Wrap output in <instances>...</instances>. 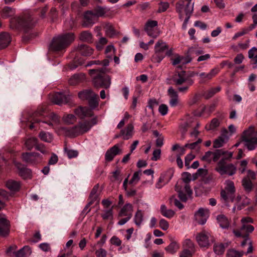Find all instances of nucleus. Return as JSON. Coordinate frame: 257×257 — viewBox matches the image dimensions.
<instances>
[{"label":"nucleus","mask_w":257,"mask_h":257,"mask_svg":"<svg viewBox=\"0 0 257 257\" xmlns=\"http://www.w3.org/2000/svg\"><path fill=\"white\" fill-rule=\"evenodd\" d=\"M170 202L171 204H174L180 210L184 208V205L174 196H172L170 198Z\"/></svg>","instance_id":"nucleus-53"},{"label":"nucleus","mask_w":257,"mask_h":257,"mask_svg":"<svg viewBox=\"0 0 257 257\" xmlns=\"http://www.w3.org/2000/svg\"><path fill=\"white\" fill-rule=\"evenodd\" d=\"M226 246L227 244L225 245V244L222 243H215L213 246V250L216 254L220 255L224 253Z\"/></svg>","instance_id":"nucleus-39"},{"label":"nucleus","mask_w":257,"mask_h":257,"mask_svg":"<svg viewBox=\"0 0 257 257\" xmlns=\"http://www.w3.org/2000/svg\"><path fill=\"white\" fill-rule=\"evenodd\" d=\"M224 190L230 194H233L235 191V188L234 183L229 180H226L225 182Z\"/></svg>","instance_id":"nucleus-42"},{"label":"nucleus","mask_w":257,"mask_h":257,"mask_svg":"<svg viewBox=\"0 0 257 257\" xmlns=\"http://www.w3.org/2000/svg\"><path fill=\"white\" fill-rule=\"evenodd\" d=\"M93 12L96 18L103 16L106 13L105 9L100 7L96 8Z\"/></svg>","instance_id":"nucleus-57"},{"label":"nucleus","mask_w":257,"mask_h":257,"mask_svg":"<svg viewBox=\"0 0 257 257\" xmlns=\"http://www.w3.org/2000/svg\"><path fill=\"white\" fill-rule=\"evenodd\" d=\"M11 41V36L8 33H2L0 34V50L7 47Z\"/></svg>","instance_id":"nucleus-20"},{"label":"nucleus","mask_w":257,"mask_h":257,"mask_svg":"<svg viewBox=\"0 0 257 257\" xmlns=\"http://www.w3.org/2000/svg\"><path fill=\"white\" fill-rule=\"evenodd\" d=\"M76 50L81 55L84 56H90L93 52V49L86 45H80L76 48Z\"/></svg>","instance_id":"nucleus-21"},{"label":"nucleus","mask_w":257,"mask_h":257,"mask_svg":"<svg viewBox=\"0 0 257 257\" xmlns=\"http://www.w3.org/2000/svg\"><path fill=\"white\" fill-rule=\"evenodd\" d=\"M209 216V211L208 209L202 208H200L195 214L196 220L200 224H204Z\"/></svg>","instance_id":"nucleus-14"},{"label":"nucleus","mask_w":257,"mask_h":257,"mask_svg":"<svg viewBox=\"0 0 257 257\" xmlns=\"http://www.w3.org/2000/svg\"><path fill=\"white\" fill-rule=\"evenodd\" d=\"M50 120H44L43 121L44 123L48 124L49 125L54 126V125H57L59 123V118L58 116L54 113H51L49 115Z\"/></svg>","instance_id":"nucleus-37"},{"label":"nucleus","mask_w":257,"mask_h":257,"mask_svg":"<svg viewBox=\"0 0 257 257\" xmlns=\"http://www.w3.org/2000/svg\"><path fill=\"white\" fill-rule=\"evenodd\" d=\"M31 248L28 246H25L16 253L17 257H29L31 254Z\"/></svg>","instance_id":"nucleus-33"},{"label":"nucleus","mask_w":257,"mask_h":257,"mask_svg":"<svg viewBox=\"0 0 257 257\" xmlns=\"http://www.w3.org/2000/svg\"><path fill=\"white\" fill-rule=\"evenodd\" d=\"M46 110V107L45 106H39L36 112L35 113L34 115V118L33 121L35 122H39L40 121V120L37 118H35L36 117L38 116L43 115V113L45 112Z\"/></svg>","instance_id":"nucleus-48"},{"label":"nucleus","mask_w":257,"mask_h":257,"mask_svg":"<svg viewBox=\"0 0 257 257\" xmlns=\"http://www.w3.org/2000/svg\"><path fill=\"white\" fill-rule=\"evenodd\" d=\"M218 69L215 68L211 69V71L208 73H205L204 72L201 73L199 74V76L202 78L206 79L207 80H210L214 76H215L218 73Z\"/></svg>","instance_id":"nucleus-36"},{"label":"nucleus","mask_w":257,"mask_h":257,"mask_svg":"<svg viewBox=\"0 0 257 257\" xmlns=\"http://www.w3.org/2000/svg\"><path fill=\"white\" fill-rule=\"evenodd\" d=\"M179 248V245L176 242H172L165 248V250L169 253H175Z\"/></svg>","instance_id":"nucleus-49"},{"label":"nucleus","mask_w":257,"mask_h":257,"mask_svg":"<svg viewBox=\"0 0 257 257\" xmlns=\"http://www.w3.org/2000/svg\"><path fill=\"white\" fill-rule=\"evenodd\" d=\"M38 140L36 138L31 137L28 139L25 142V146L28 150H31L34 147L37 145Z\"/></svg>","instance_id":"nucleus-43"},{"label":"nucleus","mask_w":257,"mask_h":257,"mask_svg":"<svg viewBox=\"0 0 257 257\" xmlns=\"http://www.w3.org/2000/svg\"><path fill=\"white\" fill-rule=\"evenodd\" d=\"M192 122L191 120L189 121H185L183 122L180 125V130L182 134V135H184L187 131L188 127H191L192 126Z\"/></svg>","instance_id":"nucleus-52"},{"label":"nucleus","mask_w":257,"mask_h":257,"mask_svg":"<svg viewBox=\"0 0 257 257\" xmlns=\"http://www.w3.org/2000/svg\"><path fill=\"white\" fill-rule=\"evenodd\" d=\"M75 114L80 118L83 119L85 117H89L93 115L92 109L88 107L79 106L74 110Z\"/></svg>","instance_id":"nucleus-13"},{"label":"nucleus","mask_w":257,"mask_h":257,"mask_svg":"<svg viewBox=\"0 0 257 257\" xmlns=\"http://www.w3.org/2000/svg\"><path fill=\"white\" fill-rule=\"evenodd\" d=\"M248 58L250 59L253 62V68H257V48L253 47L251 48L248 52Z\"/></svg>","instance_id":"nucleus-28"},{"label":"nucleus","mask_w":257,"mask_h":257,"mask_svg":"<svg viewBox=\"0 0 257 257\" xmlns=\"http://www.w3.org/2000/svg\"><path fill=\"white\" fill-rule=\"evenodd\" d=\"M23 160L29 164H35L41 160V156L37 153H25L22 154Z\"/></svg>","instance_id":"nucleus-12"},{"label":"nucleus","mask_w":257,"mask_h":257,"mask_svg":"<svg viewBox=\"0 0 257 257\" xmlns=\"http://www.w3.org/2000/svg\"><path fill=\"white\" fill-rule=\"evenodd\" d=\"M84 18L89 23H94L96 18L93 11H88L84 13Z\"/></svg>","instance_id":"nucleus-46"},{"label":"nucleus","mask_w":257,"mask_h":257,"mask_svg":"<svg viewBox=\"0 0 257 257\" xmlns=\"http://www.w3.org/2000/svg\"><path fill=\"white\" fill-rule=\"evenodd\" d=\"M172 176V174L171 173L169 174H168V173L162 174L156 184V187L158 189L161 188L171 180Z\"/></svg>","instance_id":"nucleus-19"},{"label":"nucleus","mask_w":257,"mask_h":257,"mask_svg":"<svg viewBox=\"0 0 257 257\" xmlns=\"http://www.w3.org/2000/svg\"><path fill=\"white\" fill-rule=\"evenodd\" d=\"M119 152H121V150L119 149L118 145H114L106 151L105 155V160L107 161H112Z\"/></svg>","instance_id":"nucleus-18"},{"label":"nucleus","mask_w":257,"mask_h":257,"mask_svg":"<svg viewBox=\"0 0 257 257\" xmlns=\"http://www.w3.org/2000/svg\"><path fill=\"white\" fill-rule=\"evenodd\" d=\"M182 180L183 182L185 183V185L184 186V189L185 191L187 193V194L189 195H191L192 193V191L188 184L189 182L191 180V174L188 172H185L182 174Z\"/></svg>","instance_id":"nucleus-25"},{"label":"nucleus","mask_w":257,"mask_h":257,"mask_svg":"<svg viewBox=\"0 0 257 257\" xmlns=\"http://www.w3.org/2000/svg\"><path fill=\"white\" fill-rule=\"evenodd\" d=\"M98 184H96L93 187L89 195V200L94 202L97 199L99 195L98 193Z\"/></svg>","instance_id":"nucleus-45"},{"label":"nucleus","mask_w":257,"mask_h":257,"mask_svg":"<svg viewBox=\"0 0 257 257\" xmlns=\"http://www.w3.org/2000/svg\"><path fill=\"white\" fill-rule=\"evenodd\" d=\"M98 95L94 93L92 94L91 97L88 100L89 105L92 109L96 107L98 105Z\"/></svg>","instance_id":"nucleus-41"},{"label":"nucleus","mask_w":257,"mask_h":257,"mask_svg":"<svg viewBox=\"0 0 257 257\" xmlns=\"http://www.w3.org/2000/svg\"><path fill=\"white\" fill-rule=\"evenodd\" d=\"M36 20L31 15L15 17L10 21V28L14 30H21L28 33L35 25Z\"/></svg>","instance_id":"nucleus-2"},{"label":"nucleus","mask_w":257,"mask_h":257,"mask_svg":"<svg viewBox=\"0 0 257 257\" xmlns=\"http://www.w3.org/2000/svg\"><path fill=\"white\" fill-rule=\"evenodd\" d=\"M181 185L179 184V183H177L175 186V190L178 193V196L180 200L183 202H186L188 199V197L190 196L191 195H188L187 193L185 191L184 189V187L183 188H181Z\"/></svg>","instance_id":"nucleus-23"},{"label":"nucleus","mask_w":257,"mask_h":257,"mask_svg":"<svg viewBox=\"0 0 257 257\" xmlns=\"http://www.w3.org/2000/svg\"><path fill=\"white\" fill-rule=\"evenodd\" d=\"M242 185L247 192H250L252 188V184L250 180L247 178H244L242 179Z\"/></svg>","instance_id":"nucleus-50"},{"label":"nucleus","mask_w":257,"mask_h":257,"mask_svg":"<svg viewBox=\"0 0 257 257\" xmlns=\"http://www.w3.org/2000/svg\"><path fill=\"white\" fill-rule=\"evenodd\" d=\"M215 170L222 176L224 175L232 176L236 172L235 166L231 163H227L224 159H221L217 163Z\"/></svg>","instance_id":"nucleus-7"},{"label":"nucleus","mask_w":257,"mask_h":257,"mask_svg":"<svg viewBox=\"0 0 257 257\" xmlns=\"http://www.w3.org/2000/svg\"><path fill=\"white\" fill-rule=\"evenodd\" d=\"M202 161L210 163L213 160L212 152L208 151L205 153V155L201 158Z\"/></svg>","instance_id":"nucleus-63"},{"label":"nucleus","mask_w":257,"mask_h":257,"mask_svg":"<svg viewBox=\"0 0 257 257\" xmlns=\"http://www.w3.org/2000/svg\"><path fill=\"white\" fill-rule=\"evenodd\" d=\"M196 240L200 247L208 248L214 241V238L209 232L203 230L196 234Z\"/></svg>","instance_id":"nucleus-8"},{"label":"nucleus","mask_w":257,"mask_h":257,"mask_svg":"<svg viewBox=\"0 0 257 257\" xmlns=\"http://www.w3.org/2000/svg\"><path fill=\"white\" fill-rule=\"evenodd\" d=\"M183 246L190 250H194V243L190 239H186L184 242Z\"/></svg>","instance_id":"nucleus-62"},{"label":"nucleus","mask_w":257,"mask_h":257,"mask_svg":"<svg viewBox=\"0 0 257 257\" xmlns=\"http://www.w3.org/2000/svg\"><path fill=\"white\" fill-rule=\"evenodd\" d=\"M79 39L83 42L91 43L92 42V35L88 31H83L79 35Z\"/></svg>","instance_id":"nucleus-35"},{"label":"nucleus","mask_w":257,"mask_h":257,"mask_svg":"<svg viewBox=\"0 0 257 257\" xmlns=\"http://www.w3.org/2000/svg\"><path fill=\"white\" fill-rule=\"evenodd\" d=\"M172 80L177 87L178 91L184 93L188 91L189 87L194 83L192 79L188 78L184 71L176 72L172 76Z\"/></svg>","instance_id":"nucleus-5"},{"label":"nucleus","mask_w":257,"mask_h":257,"mask_svg":"<svg viewBox=\"0 0 257 257\" xmlns=\"http://www.w3.org/2000/svg\"><path fill=\"white\" fill-rule=\"evenodd\" d=\"M85 79V75L83 73L75 74L69 80V83L71 85H76Z\"/></svg>","instance_id":"nucleus-26"},{"label":"nucleus","mask_w":257,"mask_h":257,"mask_svg":"<svg viewBox=\"0 0 257 257\" xmlns=\"http://www.w3.org/2000/svg\"><path fill=\"white\" fill-rule=\"evenodd\" d=\"M106 68L103 67L100 69H93L89 70V74L92 78L94 87L108 88L111 83V78L106 75Z\"/></svg>","instance_id":"nucleus-3"},{"label":"nucleus","mask_w":257,"mask_h":257,"mask_svg":"<svg viewBox=\"0 0 257 257\" xmlns=\"http://www.w3.org/2000/svg\"><path fill=\"white\" fill-rule=\"evenodd\" d=\"M133 130L134 126L132 124H128L125 128L121 130L120 134L123 139L128 140L131 138L133 135Z\"/></svg>","instance_id":"nucleus-27"},{"label":"nucleus","mask_w":257,"mask_h":257,"mask_svg":"<svg viewBox=\"0 0 257 257\" xmlns=\"http://www.w3.org/2000/svg\"><path fill=\"white\" fill-rule=\"evenodd\" d=\"M39 137L43 141L50 143L53 140V137L49 133L41 132L39 134Z\"/></svg>","instance_id":"nucleus-47"},{"label":"nucleus","mask_w":257,"mask_h":257,"mask_svg":"<svg viewBox=\"0 0 257 257\" xmlns=\"http://www.w3.org/2000/svg\"><path fill=\"white\" fill-rule=\"evenodd\" d=\"M224 152L222 150H216L215 152H212L213 161L216 162L221 156L224 155Z\"/></svg>","instance_id":"nucleus-59"},{"label":"nucleus","mask_w":257,"mask_h":257,"mask_svg":"<svg viewBox=\"0 0 257 257\" xmlns=\"http://www.w3.org/2000/svg\"><path fill=\"white\" fill-rule=\"evenodd\" d=\"M157 26V21L149 20L146 23L144 30L149 36L155 39L160 34V31Z\"/></svg>","instance_id":"nucleus-9"},{"label":"nucleus","mask_w":257,"mask_h":257,"mask_svg":"<svg viewBox=\"0 0 257 257\" xmlns=\"http://www.w3.org/2000/svg\"><path fill=\"white\" fill-rule=\"evenodd\" d=\"M101 217L104 220L112 219L113 218L112 209L104 210L103 213L101 214Z\"/></svg>","instance_id":"nucleus-55"},{"label":"nucleus","mask_w":257,"mask_h":257,"mask_svg":"<svg viewBox=\"0 0 257 257\" xmlns=\"http://www.w3.org/2000/svg\"><path fill=\"white\" fill-rule=\"evenodd\" d=\"M102 26L105 30L106 35L108 36L112 37L116 34V31L111 24L105 23L102 24Z\"/></svg>","instance_id":"nucleus-29"},{"label":"nucleus","mask_w":257,"mask_h":257,"mask_svg":"<svg viewBox=\"0 0 257 257\" xmlns=\"http://www.w3.org/2000/svg\"><path fill=\"white\" fill-rule=\"evenodd\" d=\"M63 120L66 124H71L75 122L77 118L73 114H66L63 116Z\"/></svg>","instance_id":"nucleus-44"},{"label":"nucleus","mask_w":257,"mask_h":257,"mask_svg":"<svg viewBox=\"0 0 257 257\" xmlns=\"http://www.w3.org/2000/svg\"><path fill=\"white\" fill-rule=\"evenodd\" d=\"M243 255V252H239L234 249L228 251L227 255L228 257H241Z\"/></svg>","instance_id":"nucleus-61"},{"label":"nucleus","mask_w":257,"mask_h":257,"mask_svg":"<svg viewBox=\"0 0 257 257\" xmlns=\"http://www.w3.org/2000/svg\"><path fill=\"white\" fill-rule=\"evenodd\" d=\"M16 166L19 169V174L24 179L30 178L31 176V171L30 169L24 167L21 164L17 163Z\"/></svg>","instance_id":"nucleus-24"},{"label":"nucleus","mask_w":257,"mask_h":257,"mask_svg":"<svg viewBox=\"0 0 257 257\" xmlns=\"http://www.w3.org/2000/svg\"><path fill=\"white\" fill-rule=\"evenodd\" d=\"M15 13V9L9 7H4L2 11V16L4 18H8L13 16Z\"/></svg>","instance_id":"nucleus-38"},{"label":"nucleus","mask_w":257,"mask_h":257,"mask_svg":"<svg viewBox=\"0 0 257 257\" xmlns=\"http://www.w3.org/2000/svg\"><path fill=\"white\" fill-rule=\"evenodd\" d=\"M172 65L174 66L181 64V56L178 54H175L170 59Z\"/></svg>","instance_id":"nucleus-58"},{"label":"nucleus","mask_w":257,"mask_h":257,"mask_svg":"<svg viewBox=\"0 0 257 257\" xmlns=\"http://www.w3.org/2000/svg\"><path fill=\"white\" fill-rule=\"evenodd\" d=\"M143 220V214L141 210H138L135 216L134 221L135 224L140 226Z\"/></svg>","instance_id":"nucleus-51"},{"label":"nucleus","mask_w":257,"mask_h":257,"mask_svg":"<svg viewBox=\"0 0 257 257\" xmlns=\"http://www.w3.org/2000/svg\"><path fill=\"white\" fill-rule=\"evenodd\" d=\"M75 39L72 33L59 35L54 37L50 45V50L58 52L65 49Z\"/></svg>","instance_id":"nucleus-4"},{"label":"nucleus","mask_w":257,"mask_h":257,"mask_svg":"<svg viewBox=\"0 0 257 257\" xmlns=\"http://www.w3.org/2000/svg\"><path fill=\"white\" fill-rule=\"evenodd\" d=\"M132 212H133V206L132 204L130 203L126 204L123 208L121 209L119 212V216H131V217L132 216Z\"/></svg>","instance_id":"nucleus-31"},{"label":"nucleus","mask_w":257,"mask_h":257,"mask_svg":"<svg viewBox=\"0 0 257 257\" xmlns=\"http://www.w3.org/2000/svg\"><path fill=\"white\" fill-rule=\"evenodd\" d=\"M217 220L220 226L222 228H227L229 225L228 219L223 214L219 215L217 217Z\"/></svg>","instance_id":"nucleus-34"},{"label":"nucleus","mask_w":257,"mask_h":257,"mask_svg":"<svg viewBox=\"0 0 257 257\" xmlns=\"http://www.w3.org/2000/svg\"><path fill=\"white\" fill-rule=\"evenodd\" d=\"M241 222L242 224L240 227L241 231L244 232L245 236H248V234L254 230L253 226L249 224L253 222V219L249 217H245L241 219Z\"/></svg>","instance_id":"nucleus-10"},{"label":"nucleus","mask_w":257,"mask_h":257,"mask_svg":"<svg viewBox=\"0 0 257 257\" xmlns=\"http://www.w3.org/2000/svg\"><path fill=\"white\" fill-rule=\"evenodd\" d=\"M107 43V39L104 37H101L98 42L96 44V47L98 50H100L102 49L104 45L106 44Z\"/></svg>","instance_id":"nucleus-60"},{"label":"nucleus","mask_w":257,"mask_h":257,"mask_svg":"<svg viewBox=\"0 0 257 257\" xmlns=\"http://www.w3.org/2000/svg\"><path fill=\"white\" fill-rule=\"evenodd\" d=\"M219 124V120L217 118H214L212 119L209 126H206V128L208 130H213L216 128V127L218 126Z\"/></svg>","instance_id":"nucleus-54"},{"label":"nucleus","mask_w":257,"mask_h":257,"mask_svg":"<svg viewBox=\"0 0 257 257\" xmlns=\"http://www.w3.org/2000/svg\"><path fill=\"white\" fill-rule=\"evenodd\" d=\"M168 49V46L167 43L162 40H159L155 44L154 51L155 54H160Z\"/></svg>","instance_id":"nucleus-22"},{"label":"nucleus","mask_w":257,"mask_h":257,"mask_svg":"<svg viewBox=\"0 0 257 257\" xmlns=\"http://www.w3.org/2000/svg\"><path fill=\"white\" fill-rule=\"evenodd\" d=\"M9 222L6 218H1L0 219V236H6L10 232Z\"/></svg>","instance_id":"nucleus-17"},{"label":"nucleus","mask_w":257,"mask_h":257,"mask_svg":"<svg viewBox=\"0 0 257 257\" xmlns=\"http://www.w3.org/2000/svg\"><path fill=\"white\" fill-rule=\"evenodd\" d=\"M192 0H180L176 4V11L179 14L180 19H182L183 17V12H185L187 18L185 19V22L187 23L190 17L191 14L193 11L194 3L192 2Z\"/></svg>","instance_id":"nucleus-6"},{"label":"nucleus","mask_w":257,"mask_h":257,"mask_svg":"<svg viewBox=\"0 0 257 257\" xmlns=\"http://www.w3.org/2000/svg\"><path fill=\"white\" fill-rule=\"evenodd\" d=\"M141 175V171L136 172L134 173L133 176L130 181V184H137L140 179V175Z\"/></svg>","instance_id":"nucleus-56"},{"label":"nucleus","mask_w":257,"mask_h":257,"mask_svg":"<svg viewBox=\"0 0 257 257\" xmlns=\"http://www.w3.org/2000/svg\"><path fill=\"white\" fill-rule=\"evenodd\" d=\"M168 95L170 97L169 104L171 106L175 107L179 104V96L177 91L172 87H170L168 90Z\"/></svg>","instance_id":"nucleus-15"},{"label":"nucleus","mask_w":257,"mask_h":257,"mask_svg":"<svg viewBox=\"0 0 257 257\" xmlns=\"http://www.w3.org/2000/svg\"><path fill=\"white\" fill-rule=\"evenodd\" d=\"M160 212L163 216L168 218H171L175 215V212L172 209H168L165 204L161 205Z\"/></svg>","instance_id":"nucleus-30"},{"label":"nucleus","mask_w":257,"mask_h":257,"mask_svg":"<svg viewBox=\"0 0 257 257\" xmlns=\"http://www.w3.org/2000/svg\"><path fill=\"white\" fill-rule=\"evenodd\" d=\"M94 93L91 89H87L79 92L78 97L81 100H88Z\"/></svg>","instance_id":"nucleus-40"},{"label":"nucleus","mask_w":257,"mask_h":257,"mask_svg":"<svg viewBox=\"0 0 257 257\" xmlns=\"http://www.w3.org/2000/svg\"><path fill=\"white\" fill-rule=\"evenodd\" d=\"M98 122L97 117L95 116L91 120H83L77 125L71 127H62V130L65 135L70 137H75L88 132L92 126Z\"/></svg>","instance_id":"nucleus-1"},{"label":"nucleus","mask_w":257,"mask_h":257,"mask_svg":"<svg viewBox=\"0 0 257 257\" xmlns=\"http://www.w3.org/2000/svg\"><path fill=\"white\" fill-rule=\"evenodd\" d=\"M194 250H190L188 249L184 248L180 253V257H192Z\"/></svg>","instance_id":"nucleus-64"},{"label":"nucleus","mask_w":257,"mask_h":257,"mask_svg":"<svg viewBox=\"0 0 257 257\" xmlns=\"http://www.w3.org/2000/svg\"><path fill=\"white\" fill-rule=\"evenodd\" d=\"M51 100L54 103L60 105L68 103L70 96L68 94L62 92H56L53 95Z\"/></svg>","instance_id":"nucleus-11"},{"label":"nucleus","mask_w":257,"mask_h":257,"mask_svg":"<svg viewBox=\"0 0 257 257\" xmlns=\"http://www.w3.org/2000/svg\"><path fill=\"white\" fill-rule=\"evenodd\" d=\"M228 132L225 130L224 131L221 136L217 139H216L213 143V147L214 148H218L221 147L224 144L226 143L228 140L229 136Z\"/></svg>","instance_id":"nucleus-16"},{"label":"nucleus","mask_w":257,"mask_h":257,"mask_svg":"<svg viewBox=\"0 0 257 257\" xmlns=\"http://www.w3.org/2000/svg\"><path fill=\"white\" fill-rule=\"evenodd\" d=\"M6 186L11 191L15 192L19 190L20 184L19 182L13 180H10L7 181Z\"/></svg>","instance_id":"nucleus-32"}]
</instances>
